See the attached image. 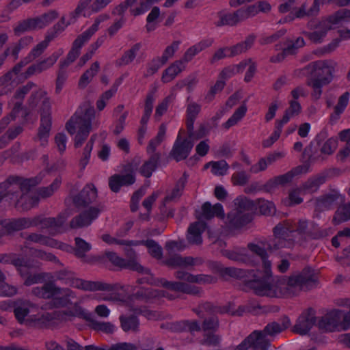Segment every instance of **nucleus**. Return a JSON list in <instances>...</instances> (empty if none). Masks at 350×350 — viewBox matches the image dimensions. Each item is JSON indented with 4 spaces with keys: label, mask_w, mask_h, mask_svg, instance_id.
I'll use <instances>...</instances> for the list:
<instances>
[{
    "label": "nucleus",
    "mask_w": 350,
    "mask_h": 350,
    "mask_svg": "<svg viewBox=\"0 0 350 350\" xmlns=\"http://www.w3.org/2000/svg\"><path fill=\"white\" fill-rule=\"evenodd\" d=\"M342 314V310H336L323 316L318 322L319 329L324 332H340L339 321Z\"/></svg>",
    "instance_id": "obj_18"
},
{
    "label": "nucleus",
    "mask_w": 350,
    "mask_h": 350,
    "mask_svg": "<svg viewBox=\"0 0 350 350\" xmlns=\"http://www.w3.org/2000/svg\"><path fill=\"white\" fill-rule=\"evenodd\" d=\"M349 219H350V202L338 208L334 214L333 222L338 225Z\"/></svg>",
    "instance_id": "obj_63"
},
{
    "label": "nucleus",
    "mask_w": 350,
    "mask_h": 350,
    "mask_svg": "<svg viewBox=\"0 0 350 350\" xmlns=\"http://www.w3.org/2000/svg\"><path fill=\"white\" fill-rule=\"evenodd\" d=\"M316 322L315 312L312 308L304 310L298 317L293 331L300 335H306Z\"/></svg>",
    "instance_id": "obj_15"
},
{
    "label": "nucleus",
    "mask_w": 350,
    "mask_h": 350,
    "mask_svg": "<svg viewBox=\"0 0 350 350\" xmlns=\"http://www.w3.org/2000/svg\"><path fill=\"white\" fill-rule=\"evenodd\" d=\"M100 210L96 207H90L79 215L75 217L70 222L71 228H79L90 225L93 220L96 219Z\"/></svg>",
    "instance_id": "obj_23"
},
{
    "label": "nucleus",
    "mask_w": 350,
    "mask_h": 350,
    "mask_svg": "<svg viewBox=\"0 0 350 350\" xmlns=\"http://www.w3.org/2000/svg\"><path fill=\"white\" fill-rule=\"evenodd\" d=\"M41 178L22 179L18 176H10L5 181L0 183V202L8 198L14 202L16 208L20 211H27L38 204V197L33 196L30 192L31 187L38 185Z\"/></svg>",
    "instance_id": "obj_2"
},
{
    "label": "nucleus",
    "mask_w": 350,
    "mask_h": 350,
    "mask_svg": "<svg viewBox=\"0 0 350 350\" xmlns=\"http://www.w3.org/2000/svg\"><path fill=\"white\" fill-rule=\"evenodd\" d=\"M186 66L180 60L174 62L170 66L163 70L161 76V81L167 83L173 81Z\"/></svg>",
    "instance_id": "obj_38"
},
{
    "label": "nucleus",
    "mask_w": 350,
    "mask_h": 350,
    "mask_svg": "<svg viewBox=\"0 0 350 350\" xmlns=\"http://www.w3.org/2000/svg\"><path fill=\"white\" fill-rule=\"evenodd\" d=\"M61 184L62 178L58 176L55 178L49 186L40 188L38 191V195L42 198H49L59 189Z\"/></svg>",
    "instance_id": "obj_60"
},
{
    "label": "nucleus",
    "mask_w": 350,
    "mask_h": 350,
    "mask_svg": "<svg viewBox=\"0 0 350 350\" xmlns=\"http://www.w3.org/2000/svg\"><path fill=\"white\" fill-rule=\"evenodd\" d=\"M75 241V247L73 248V252L76 257L87 263H92L97 260L96 257L88 256L85 254L86 252H89L92 249L90 243L86 242L80 237H76Z\"/></svg>",
    "instance_id": "obj_28"
},
{
    "label": "nucleus",
    "mask_w": 350,
    "mask_h": 350,
    "mask_svg": "<svg viewBox=\"0 0 350 350\" xmlns=\"http://www.w3.org/2000/svg\"><path fill=\"white\" fill-rule=\"evenodd\" d=\"M228 226L232 228H239L250 223L252 219L250 213L232 212L228 215Z\"/></svg>",
    "instance_id": "obj_35"
},
{
    "label": "nucleus",
    "mask_w": 350,
    "mask_h": 350,
    "mask_svg": "<svg viewBox=\"0 0 350 350\" xmlns=\"http://www.w3.org/2000/svg\"><path fill=\"white\" fill-rule=\"evenodd\" d=\"M339 198L342 199V196L336 192L322 196L314 200L315 208L319 211L330 209L336 204Z\"/></svg>",
    "instance_id": "obj_31"
},
{
    "label": "nucleus",
    "mask_w": 350,
    "mask_h": 350,
    "mask_svg": "<svg viewBox=\"0 0 350 350\" xmlns=\"http://www.w3.org/2000/svg\"><path fill=\"white\" fill-rule=\"evenodd\" d=\"M135 181V177L133 172L126 174H115L109 178V186L113 192L120 191L121 187L133 185Z\"/></svg>",
    "instance_id": "obj_29"
},
{
    "label": "nucleus",
    "mask_w": 350,
    "mask_h": 350,
    "mask_svg": "<svg viewBox=\"0 0 350 350\" xmlns=\"http://www.w3.org/2000/svg\"><path fill=\"white\" fill-rule=\"evenodd\" d=\"M141 47L142 44L139 42L133 45L130 49L125 51L122 57L116 61V65L122 66L133 62Z\"/></svg>",
    "instance_id": "obj_50"
},
{
    "label": "nucleus",
    "mask_w": 350,
    "mask_h": 350,
    "mask_svg": "<svg viewBox=\"0 0 350 350\" xmlns=\"http://www.w3.org/2000/svg\"><path fill=\"white\" fill-rule=\"evenodd\" d=\"M221 254L224 256L234 261L244 263H252L253 262L247 253L246 249L243 247H236L233 250H221Z\"/></svg>",
    "instance_id": "obj_37"
},
{
    "label": "nucleus",
    "mask_w": 350,
    "mask_h": 350,
    "mask_svg": "<svg viewBox=\"0 0 350 350\" xmlns=\"http://www.w3.org/2000/svg\"><path fill=\"white\" fill-rule=\"evenodd\" d=\"M33 42V38L31 36H24L21 38L17 43H15L12 47H9L10 54H11L14 59H17L18 58V54L20 51L27 48Z\"/></svg>",
    "instance_id": "obj_58"
},
{
    "label": "nucleus",
    "mask_w": 350,
    "mask_h": 350,
    "mask_svg": "<svg viewBox=\"0 0 350 350\" xmlns=\"http://www.w3.org/2000/svg\"><path fill=\"white\" fill-rule=\"evenodd\" d=\"M187 181V175L186 173H184L183 175L178 180L172 191L165 196L163 200V204H165L169 202L176 201L178 200L183 193Z\"/></svg>",
    "instance_id": "obj_43"
},
{
    "label": "nucleus",
    "mask_w": 350,
    "mask_h": 350,
    "mask_svg": "<svg viewBox=\"0 0 350 350\" xmlns=\"http://www.w3.org/2000/svg\"><path fill=\"white\" fill-rule=\"evenodd\" d=\"M139 244H142L148 248V253L152 257L157 260L162 258L163 249L154 240L148 239L146 241H133L132 245H139Z\"/></svg>",
    "instance_id": "obj_48"
},
{
    "label": "nucleus",
    "mask_w": 350,
    "mask_h": 350,
    "mask_svg": "<svg viewBox=\"0 0 350 350\" xmlns=\"http://www.w3.org/2000/svg\"><path fill=\"white\" fill-rule=\"evenodd\" d=\"M159 284L163 287L171 291L180 292L188 295H200L202 291L198 286L191 285L180 281H167L164 278H161L159 280Z\"/></svg>",
    "instance_id": "obj_19"
},
{
    "label": "nucleus",
    "mask_w": 350,
    "mask_h": 350,
    "mask_svg": "<svg viewBox=\"0 0 350 350\" xmlns=\"http://www.w3.org/2000/svg\"><path fill=\"white\" fill-rule=\"evenodd\" d=\"M337 66V62L332 59L318 60L310 63L301 71L304 74H310L313 78L323 81V83H330Z\"/></svg>",
    "instance_id": "obj_8"
},
{
    "label": "nucleus",
    "mask_w": 350,
    "mask_h": 350,
    "mask_svg": "<svg viewBox=\"0 0 350 350\" xmlns=\"http://www.w3.org/2000/svg\"><path fill=\"white\" fill-rule=\"evenodd\" d=\"M51 128V120L46 118H41V124L39 127L38 137L41 142L42 146H45L47 143V138L49 136V132Z\"/></svg>",
    "instance_id": "obj_57"
},
{
    "label": "nucleus",
    "mask_w": 350,
    "mask_h": 350,
    "mask_svg": "<svg viewBox=\"0 0 350 350\" xmlns=\"http://www.w3.org/2000/svg\"><path fill=\"white\" fill-rule=\"evenodd\" d=\"M270 241H267L266 239L258 241L256 243H249L247 244L248 250L254 254L258 256L262 262V267L264 269V275L262 280L266 279L268 277L271 276V262L269 261L268 254L265 247L267 250L271 251L268 247V244Z\"/></svg>",
    "instance_id": "obj_10"
},
{
    "label": "nucleus",
    "mask_w": 350,
    "mask_h": 350,
    "mask_svg": "<svg viewBox=\"0 0 350 350\" xmlns=\"http://www.w3.org/2000/svg\"><path fill=\"white\" fill-rule=\"evenodd\" d=\"M204 260L200 257L193 258L192 256H182L179 254H174L167 258L163 263L172 268L182 267L188 268L189 267L200 266L202 265Z\"/></svg>",
    "instance_id": "obj_21"
},
{
    "label": "nucleus",
    "mask_w": 350,
    "mask_h": 350,
    "mask_svg": "<svg viewBox=\"0 0 350 350\" xmlns=\"http://www.w3.org/2000/svg\"><path fill=\"white\" fill-rule=\"evenodd\" d=\"M256 40V36L254 34L249 35L243 42L237 43V44L228 47V57H232L245 53L254 44Z\"/></svg>",
    "instance_id": "obj_39"
},
{
    "label": "nucleus",
    "mask_w": 350,
    "mask_h": 350,
    "mask_svg": "<svg viewBox=\"0 0 350 350\" xmlns=\"http://www.w3.org/2000/svg\"><path fill=\"white\" fill-rule=\"evenodd\" d=\"M202 214L204 218L210 219L215 216L224 217V211L220 203H217L212 206L210 202H206L202 206Z\"/></svg>",
    "instance_id": "obj_44"
},
{
    "label": "nucleus",
    "mask_w": 350,
    "mask_h": 350,
    "mask_svg": "<svg viewBox=\"0 0 350 350\" xmlns=\"http://www.w3.org/2000/svg\"><path fill=\"white\" fill-rule=\"evenodd\" d=\"M201 111V105L195 103L191 102L189 103L187 106L186 109V126L188 133L189 137H194V122L196 119L197 118L198 114Z\"/></svg>",
    "instance_id": "obj_30"
},
{
    "label": "nucleus",
    "mask_w": 350,
    "mask_h": 350,
    "mask_svg": "<svg viewBox=\"0 0 350 350\" xmlns=\"http://www.w3.org/2000/svg\"><path fill=\"white\" fill-rule=\"evenodd\" d=\"M349 98L350 93L349 92H345L339 96L336 105L334 107V111L329 116L331 124H334L339 120L341 114L345 111L348 105Z\"/></svg>",
    "instance_id": "obj_36"
},
{
    "label": "nucleus",
    "mask_w": 350,
    "mask_h": 350,
    "mask_svg": "<svg viewBox=\"0 0 350 350\" xmlns=\"http://www.w3.org/2000/svg\"><path fill=\"white\" fill-rule=\"evenodd\" d=\"M317 278L310 268L288 277H268L264 280H254L249 283L254 293L258 296L271 298H282L298 295L302 291H308L317 284Z\"/></svg>",
    "instance_id": "obj_1"
},
{
    "label": "nucleus",
    "mask_w": 350,
    "mask_h": 350,
    "mask_svg": "<svg viewBox=\"0 0 350 350\" xmlns=\"http://www.w3.org/2000/svg\"><path fill=\"white\" fill-rule=\"evenodd\" d=\"M75 19L71 16L69 21H66V18L62 16L60 20L53 25V28L49 32L47 36L52 40L58 34L64 31V29L72 23L75 22Z\"/></svg>",
    "instance_id": "obj_61"
},
{
    "label": "nucleus",
    "mask_w": 350,
    "mask_h": 350,
    "mask_svg": "<svg viewBox=\"0 0 350 350\" xmlns=\"http://www.w3.org/2000/svg\"><path fill=\"white\" fill-rule=\"evenodd\" d=\"M224 273L237 279H245L247 286L252 289L249 283L254 280H262L261 276L257 275L254 270H246L236 267H226L223 271Z\"/></svg>",
    "instance_id": "obj_25"
},
{
    "label": "nucleus",
    "mask_w": 350,
    "mask_h": 350,
    "mask_svg": "<svg viewBox=\"0 0 350 350\" xmlns=\"http://www.w3.org/2000/svg\"><path fill=\"white\" fill-rule=\"evenodd\" d=\"M164 296H165L164 291L152 288H142L133 295V297L146 302H150L155 298L163 297Z\"/></svg>",
    "instance_id": "obj_41"
},
{
    "label": "nucleus",
    "mask_w": 350,
    "mask_h": 350,
    "mask_svg": "<svg viewBox=\"0 0 350 350\" xmlns=\"http://www.w3.org/2000/svg\"><path fill=\"white\" fill-rule=\"evenodd\" d=\"M3 230L8 234L23 229L36 227L34 217H21L18 219H5L1 223Z\"/></svg>",
    "instance_id": "obj_20"
},
{
    "label": "nucleus",
    "mask_w": 350,
    "mask_h": 350,
    "mask_svg": "<svg viewBox=\"0 0 350 350\" xmlns=\"http://www.w3.org/2000/svg\"><path fill=\"white\" fill-rule=\"evenodd\" d=\"M324 18L332 29L334 25L350 22V10L340 9Z\"/></svg>",
    "instance_id": "obj_42"
},
{
    "label": "nucleus",
    "mask_w": 350,
    "mask_h": 350,
    "mask_svg": "<svg viewBox=\"0 0 350 350\" xmlns=\"http://www.w3.org/2000/svg\"><path fill=\"white\" fill-rule=\"evenodd\" d=\"M120 327L125 332L137 333L140 329L139 318L134 314H122L119 317Z\"/></svg>",
    "instance_id": "obj_33"
},
{
    "label": "nucleus",
    "mask_w": 350,
    "mask_h": 350,
    "mask_svg": "<svg viewBox=\"0 0 350 350\" xmlns=\"http://www.w3.org/2000/svg\"><path fill=\"white\" fill-rule=\"evenodd\" d=\"M30 303L27 301L18 299L16 301V305L14 309V313L16 319L20 323H23L25 317L29 313Z\"/></svg>",
    "instance_id": "obj_53"
},
{
    "label": "nucleus",
    "mask_w": 350,
    "mask_h": 350,
    "mask_svg": "<svg viewBox=\"0 0 350 350\" xmlns=\"http://www.w3.org/2000/svg\"><path fill=\"white\" fill-rule=\"evenodd\" d=\"M59 16L56 10H50L40 16L33 18L37 29H42L51 24Z\"/></svg>",
    "instance_id": "obj_54"
},
{
    "label": "nucleus",
    "mask_w": 350,
    "mask_h": 350,
    "mask_svg": "<svg viewBox=\"0 0 350 350\" xmlns=\"http://www.w3.org/2000/svg\"><path fill=\"white\" fill-rule=\"evenodd\" d=\"M214 42L213 38H206L200 40L196 44L190 46L184 53L183 57L179 59L186 66V64L191 62L193 58L201 51L212 46Z\"/></svg>",
    "instance_id": "obj_27"
},
{
    "label": "nucleus",
    "mask_w": 350,
    "mask_h": 350,
    "mask_svg": "<svg viewBox=\"0 0 350 350\" xmlns=\"http://www.w3.org/2000/svg\"><path fill=\"white\" fill-rule=\"evenodd\" d=\"M326 178V176L323 174L312 176L302 184L301 189L308 193L316 192L319 187L325 183Z\"/></svg>",
    "instance_id": "obj_45"
},
{
    "label": "nucleus",
    "mask_w": 350,
    "mask_h": 350,
    "mask_svg": "<svg viewBox=\"0 0 350 350\" xmlns=\"http://www.w3.org/2000/svg\"><path fill=\"white\" fill-rule=\"evenodd\" d=\"M306 42L302 37H297L296 39L293 40L288 38L285 40L283 50L288 56L294 55L297 54L298 50L305 46Z\"/></svg>",
    "instance_id": "obj_51"
},
{
    "label": "nucleus",
    "mask_w": 350,
    "mask_h": 350,
    "mask_svg": "<svg viewBox=\"0 0 350 350\" xmlns=\"http://www.w3.org/2000/svg\"><path fill=\"white\" fill-rule=\"evenodd\" d=\"M293 226L295 234L304 240L319 239L327 235L325 230L321 229L314 221L306 219H299Z\"/></svg>",
    "instance_id": "obj_9"
},
{
    "label": "nucleus",
    "mask_w": 350,
    "mask_h": 350,
    "mask_svg": "<svg viewBox=\"0 0 350 350\" xmlns=\"http://www.w3.org/2000/svg\"><path fill=\"white\" fill-rule=\"evenodd\" d=\"M106 257L115 266L120 269H129L135 271L140 273L149 274L150 270L142 266L139 262L135 260H126L119 256L116 253L112 252H107Z\"/></svg>",
    "instance_id": "obj_16"
},
{
    "label": "nucleus",
    "mask_w": 350,
    "mask_h": 350,
    "mask_svg": "<svg viewBox=\"0 0 350 350\" xmlns=\"http://www.w3.org/2000/svg\"><path fill=\"white\" fill-rule=\"evenodd\" d=\"M31 293L41 299H52L55 307H64L70 303L71 299L75 297V293L71 289L57 286L53 282L33 288Z\"/></svg>",
    "instance_id": "obj_4"
},
{
    "label": "nucleus",
    "mask_w": 350,
    "mask_h": 350,
    "mask_svg": "<svg viewBox=\"0 0 350 350\" xmlns=\"http://www.w3.org/2000/svg\"><path fill=\"white\" fill-rule=\"evenodd\" d=\"M298 0H286L278 6L280 13L289 12L288 15L279 21L280 23L292 22L296 18L316 16L320 11V0H314L312 5L308 8L307 1H304L299 7H297Z\"/></svg>",
    "instance_id": "obj_5"
},
{
    "label": "nucleus",
    "mask_w": 350,
    "mask_h": 350,
    "mask_svg": "<svg viewBox=\"0 0 350 350\" xmlns=\"http://www.w3.org/2000/svg\"><path fill=\"white\" fill-rule=\"evenodd\" d=\"M251 334L254 336L250 342V348L254 350H267L268 349L269 342L261 331H254Z\"/></svg>",
    "instance_id": "obj_52"
},
{
    "label": "nucleus",
    "mask_w": 350,
    "mask_h": 350,
    "mask_svg": "<svg viewBox=\"0 0 350 350\" xmlns=\"http://www.w3.org/2000/svg\"><path fill=\"white\" fill-rule=\"evenodd\" d=\"M99 68L100 65L98 62H95L92 64L90 69L87 70L81 77L79 81V86L81 88L86 87L93 77L98 72Z\"/></svg>",
    "instance_id": "obj_59"
},
{
    "label": "nucleus",
    "mask_w": 350,
    "mask_h": 350,
    "mask_svg": "<svg viewBox=\"0 0 350 350\" xmlns=\"http://www.w3.org/2000/svg\"><path fill=\"white\" fill-rule=\"evenodd\" d=\"M90 38L83 33L77 36L72 43L71 50L67 55L66 59L60 62L59 66L66 68L71 63H72L79 55L80 50L83 44L87 42Z\"/></svg>",
    "instance_id": "obj_24"
},
{
    "label": "nucleus",
    "mask_w": 350,
    "mask_h": 350,
    "mask_svg": "<svg viewBox=\"0 0 350 350\" xmlns=\"http://www.w3.org/2000/svg\"><path fill=\"white\" fill-rule=\"evenodd\" d=\"M200 308L211 314H229L232 316H241L245 312L250 311V308L245 306H240L237 310H234V306L232 303H228L224 306H217L211 302H205Z\"/></svg>",
    "instance_id": "obj_12"
},
{
    "label": "nucleus",
    "mask_w": 350,
    "mask_h": 350,
    "mask_svg": "<svg viewBox=\"0 0 350 350\" xmlns=\"http://www.w3.org/2000/svg\"><path fill=\"white\" fill-rule=\"evenodd\" d=\"M34 18H29L19 22L14 27V32L17 36H21L25 32L36 29Z\"/></svg>",
    "instance_id": "obj_62"
},
{
    "label": "nucleus",
    "mask_w": 350,
    "mask_h": 350,
    "mask_svg": "<svg viewBox=\"0 0 350 350\" xmlns=\"http://www.w3.org/2000/svg\"><path fill=\"white\" fill-rule=\"evenodd\" d=\"M64 53L62 49L53 52L50 56L31 65L25 72V77H29L33 75L40 74L51 68L57 61L59 57Z\"/></svg>",
    "instance_id": "obj_13"
},
{
    "label": "nucleus",
    "mask_w": 350,
    "mask_h": 350,
    "mask_svg": "<svg viewBox=\"0 0 350 350\" xmlns=\"http://www.w3.org/2000/svg\"><path fill=\"white\" fill-rule=\"evenodd\" d=\"M205 224L200 221L191 224L188 230L187 239L191 245H201L202 243V234L205 230Z\"/></svg>",
    "instance_id": "obj_32"
},
{
    "label": "nucleus",
    "mask_w": 350,
    "mask_h": 350,
    "mask_svg": "<svg viewBox=\"0 0 350 350\" xmlns=\"http://www.w3.org/2000/svg\"><path fill=\"white\" fill-rule=\"evenodd\" d=\"M193 147V143L191 139H182L180 134L174 144L170 155L176 161L185 159L190 154Z\"/></svg>",
    "instance_id": "obj_17"
},
{
    "label": "nucleus",
    "mask_w": 350,
    "mask_h": 350,
    "mask_svg": "<svg viewBox=\"0 0 350 350\" xmlns=\"http://www.w3.org/2000/svg\"><path fill=\"white\" fill-rule=\"evenodd\" d=\"M117 288L116 284H111L102 281H85V291H107L111 292Z\"/></svg>",
    "instance_id": "obj_49"
},
{
    "label": "nucleus",
    "mask_w": 350,
    "mask_h": 350,
    "mask_svg": "<svg viewBox=\"0 0 350 350\" xmlns=\"http://www.w3.org/2000/svg\"><path fill=\"white\" fill-rule=\"evenodd\" d=\"M273 239L270 241L268 247L271 251L293 246L295 234L293 224L285 220L278 224L273 229Z\"/></svg>",
    "instance_id": "obj_6"
},
{
    "label": "nucleus",
    "mask_w": 350,
    "mask_h": 350,
    "mask_svg": "<svg viewBox=\"0 0 350 350\" xmlns=\"http://www.w3.org/2000/svg\"><path fill=\"white\" fill-rule=\"evenodd\" d=\"M161 158V154H154L149 156V159L146 161L139 168V173L146 178H150L152 173L156 170Z\"/></svg>",
    "instance_id": "obj_46"
},
{
    "label": "nucleus",
    "mask_w": 350,
    "mask_h": 350,
    "mask_svg": "<svg viewBox=\"0 0 350 350\" xmlns=\"http://www.w3.org/2000/svg\"><path fill=\"white\" fill-rule=\"evenodd\" d=\"M247 19L254 17L259 12L267 13L271 9L270 3L265 0L258 1L255 4L244 8Z\"/></svg>",
    "instance_id": "obj_47"
},
{
    "label": "nucleus",
    "mask_w": 350,
    "mask_h": 350,
    "mask_svg": "<svg viewBox=\"0 0 350 350\" xmlns=\"http://www.w3.org/2000/svg\"><path fill=\"white\" fill-rule=\"evenodd\" d=\"M21 277L24 280L23 284L29 286L36 284L42 283L51 278L46 272L31 273L29 268L25 271H21Z\"/></svg>",
    "instance_id": "obj_34"
},
{
    "label": "nucleus",
    "mask_w": 350,
    "mask_h": 350,
    "mask_svg": "<svg viewBox=\"0 0 350 350\" xmlns=\"http://www.w3.org/2000/svg\"><path fill=\"white\" fill-rule=\"evenodd\" d=\"M247 110L246 105H242L237 108L230 118L222 124V126L226 130H228L230 127L236 125L245 116Z\"/></svg>",
    "instance_id": "obj_56"
},
{
    "label": "nucleus",
    "mask_w": 350,
    "mask_h": 350,
    "mask_svg": "<svg viewBox=\"0 0 350 350\" xmlns=\"http://www.w3.org/2000/svg\"><path fill=\"white\" fill-rule=\"evenodd\" d=\"M166 129V126L164 124H161L159 126L157 135L149 141L146 148V152L149 156H152L154 154H161L159 152H156V150L157 148L165 139Z\"/></svg>",
    "instance_id": "obj_40"
},
{
    "label": "nucleus",
    "mask_w": 350,
    "mask_h": 350,
    "mask_svg": "<svg viewBox=\"0 0 350 350\" xmlns=\"http://www.w3.org/2000/svg\"><path fill=\"white\" fill-rule=\"evenodd\" d=\"M97 198V190L93 184L86 185L81 192L73 198V203L77 207L88 206Z\"/></svg>",
    "instance_id": "obj_22"
},
{
    "label": "nucleus",
    "mask_w": 350,
    "mask_h": 350,
    "mask_svg": "<svg viewBox=\"0 0 350 350\" xmlns=\"http://www.w3.org/2000/svg\"><path fill=\"white\" fill-rule=\"evenodd\" d=\"M303 202L301 197L300 189H292L288 192V196L282 200L283 204L286 206H293L298 205Z\"/></svg>",
    "instance_id": "obj_64"
},
{
    "label": "nucleus",
    "mask_w": 350,
    "mask_h": 350,
    "mask_svg": "<svg viewBox=\"0 0 350 350\" xmlns=\"http://www.w3.org/2000/svg\"><path fill=\"white\" fill-rule=\"evenodd\" d=\"M217 16L219 21L215 23L217 27L236 26L247 19L244 8H241L234 12L220 11L217 13Z\"/></svg>",
    "instance_id": "obj_14"
},
{
    "label": "nucleus",
    "mask_w": 350,
    "mask_h": 350,
    "mask_svg": "<svg viewBox=\"0 0 350 350\" xmlns=\"http://www.w3.org/2000/svg\"><path fill=\"white\" fill-rule=\"evenodd\" d=\"M88 312L79 306H75L72 310H56L51 312H45L33 321V324L37 327H45L50 325L53 320L68 321L73 317L88 319Z\"/></svg>",
    "instance_id": "obj_7"
},
{
    "label": "nucleus",
    "mask_w": 350,
    "mask_h": 350,
    "mask_svg": "<svg viewBox=\"0 0 350 350\" xmlns=\"http://www.w3.org/2000/svg\"><path fill=\"white\" fill-rule=\"evenodd\" d=\"M94 116L95 110L93 107H86L84 110L81 108L66 124V129L71 135L78 130L74 140L76 148L81 147L87 139L92 130V122Z\"/></svg>",
    "instance_id": "obj_3"
},
{
    "label": "nucleus",
    "mask_w": 350,
    "mask_h": 350,
    "mask_svg": "<svg viewBox=\"0 0 350 350\" xmlns=\"http://www.w3.org/2000/svg\"><path fill=\"white\" fill-rule=\"evenodd\" d=\"M332 28L325 18H322L312 31L305 32V36L313 43L321 44Z\"/></svg>",
    "instance_id": "obj_26"
},
{
    "label": "nucleus",
    "mask_w": 350,
    "mask_h": 350,
    "mask_svg": "<svg viewBox=\"0 0 350 350\" xmlns=\"http://www.w3.org/2000/svg\"><path fill=\"white\" fill-rule=\"evenodd\" d=\"M70 214L67 212L59 213L56 217H43L41 216L34 217L36 227L40 226L42 229H49L53 231V234L61 232L64 223Z\"/></svg>",
    "instance_id": "obj_11"
},
{
    "label": "nucleus",
    "mask_w": 350,
    "mask_h": 350,
    "mask_svg": "<svg viewBox=\"0 0 350 350\" xmlns=\"http://www.w3.org/2000/svg\"><path fill=\"white\" fill-rule=\"evenodd\" d=\"M247 110L246 105H242L237 108L230 118L222 124V126L226 130H228L230 127L236 125L245 116Z\"/></svg>",
    "instance_id": "obj_55"
}]
</instances>
